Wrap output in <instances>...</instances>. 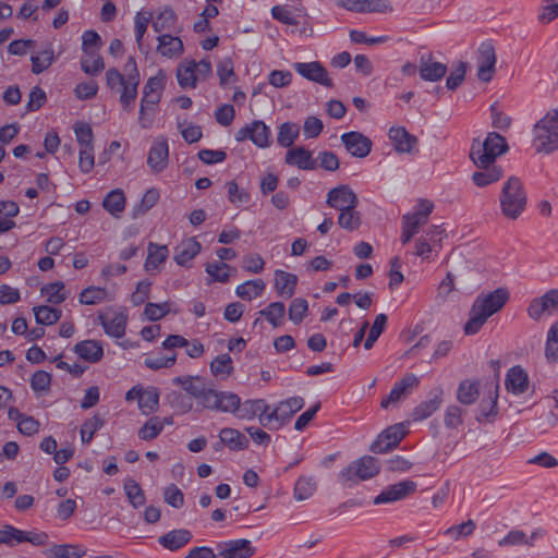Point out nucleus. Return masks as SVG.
<instances>
[{
  "label": "nucleus",
  "mask_w": 558,
  "mask_h": 558,
  "mask_svg": "<svg viewBox=\"0 0 558 558\" xmlns=\"http://www.w3.org/2000/svg\"><path fill=\"white\" fill-rule=\"evenodd\" d=\"M258 315L265 317L274 328H277L283 324L286 306L282 302H272L266 308L260 310Z\"/></svg>",
  "instance_id": "58836bf2"
},
{
  "label": "nucleus",
  "mask_w": 558,
  "mask_h": 558,
  "mask_svg": "<svg viewBox=\"0 0 558 558\" xmlns=\"http://www.w3.org/2000/svg\"><path fill=\"white\" fill-rule=\"evenodd\" d=\"M442 395L444 391L440 387L432 389L426 400L414 408L412 412L413 421H422L434 414L442 403Z\"/></svg>",
  "instance_id": "a211bd4d"
},
{
  "label": "nucleus",
  "mask_w": 558,
  "mask_h": 558,
  "mask_svg": "<svg viewBox=\"0 0 558 558\" xmlns=\"http://www.w3.org/2000/svg\"><path fill=\"white\" fill-rule=\"evenodd\" d=\"M235 140H251L257 147L265 148L271 143L270 129L262 120H255L235 133Z\"/></svg>",
  "instance_id": "1a4fd4ad"
},
{
  "label": "nucleus",
  "mask_w": 558,
  "mask_h": 558,
  "mask_svg": "<svg viewBox=\"0 0 558 558\" xmlns=\"http://www.w3.org/2000/svg\"><path fill=\"white\" fill-rule=\"evenodd\" d=\"M361 222V216L355 207L340 211L338 217V225L347 231L356 230Z\"/></svg>",
  "instance_id": "bf43d9fd"
},
{
  "label": "nucleus",
  "mask_w": 558,
  "mask_h": 558,
  "mask_svg": "<svg viewBox=\"0 0 558 558\" xmlns=\"http://www.w3.org/2000/svg\"><path fill=\"white\" fill-rule=\"evenodd\" d=\"M405 435L407 429L403 423L389 426L371 445V451L374 453H386L398 447Z\"/></svg>",
  "instance_id": "6e6552de"
},
{
  "label": "nucleus",
  "mask_w": 558,
  "mask_h": 558,
  "mask_svg": "<svg viewBox=\"0 0 558 558\" xmlns=\"http://www.w3.org/2000/svg\"><path fill=\"white\" fill-rule=\"evenodd\" d=\"M284 161L302 170H315L318 167L312 151L301 146L290 148L286 154Z\"/></svg>",
  "instance_id": "4be33fe9"
},
{
  "label": "nucleus",
  "mask_w": 558,
  "mask_h": 558,
  "mask_svg": "<svg viewBox=\"0 0 558 558\" xmlns=\"http://www.w3.org/2000/svg\"><path fill=\"white\" fill-rule=\"evenodd\" d=\"M163 430V422L159 416L150 417L138 430V437L143 440H151Z\"/></svg>",
  "instance_id": "6e6d98bb"
},
{
  "label": "nucleus",
  "mask_w": 558,
  "mask_h": 558,
  "mask_svg": "<svg viewBox=\"0 0 558 558\" xmlns=\"http://www.w3.org/2000/svg\"><path fill=\"white\" fill-rule=\"evenodd\" d=\"M480 396V388L477 381L462 380L459 384L457 398L465 405L473 404Z\"/></svg>",
  "instance_id": "ea45409f"
},
{
  "label": "nucleus",
  "mask_w": 558,
  "mask_h": 558,
  "mask_svg": "<svg viewBox=\"0 0 558 558\" xmlns=\"http://www.w3.org/2000/svg\"><path fill=\"white\" fill-rule=\"evenodd\" d=\"M298 277L281 269L275 270V290L281 298L290 299L295 292Z\"/></svg>",
  "instance_id": "a878e982"
},
{
  "label": "nucleus",
  "mask_w": 558,
  "mask_h": 558,
  "mask_svg": "<svg viewBox=\"0 0 558 558\" xmlns=\"http://www.w3.org/2000/svg\"><path fill=\"white\" fill-rule=\"evenodd\" d=\"M177 361V354L172 353L171 355H163L162 353L148 355L144 364L150 369H160V368H169L174 365Z\"/></svg>",
  "instance_id": "e2e57ef3"
},
{
  "label": "nucleus",
  "mask_w": 558,
  "mask_h": 558,
  "mask_svg": "<svg viewBox=\"0 0 558 558\" xmlns=\"http://www.w3.org/2000/svg\"><path fill=\"white\" fill-rule=\"evenodd\" d=\"M303 407L304 400L300 396L280 401L276 407H270L269 414L260 417V425L269 430H278Z\"/></svg>",
  "instance_id": "423d86ee"
},
{
  "label": "nucleus",
  "mask_w": 558,
  "mask_h": 558,
  "mask_svg": "<svg viewBox=\"0 0 558 558\" xmlns=\"http://www.w3.org/2000/svg\"><path fill=\"white\" fill-rule=\"evenodd\" d=\"M326 203L339 211L356 207L359 198L349 185H339L327 193Z\"/></svg>",
  "instance_id": "f8f14e48"
},
{
  "label": "nucleus",
  "mask_w": 558,
  "mask_h": 558,
  "mask_svg": "<svg viewBox=\"0 0 558 558\" xmlns=\"http://www.w3.org/2000/svg\"><path fill=\"white\" fill-rule=\"evenodd\" d=\"M300 134V128L292 122H284L280 125L277 135V143L281 147H291Z\"/></svg>",
  "instance_id": "37998d69"
},
{
  "label": "nucleus",
  "mask_w": 558,
  "mask_h": 558,
  "mask_svg": "<svg viewBox=\"0 0 558 558\" xmlns=\"http://www.w3.org/2000/svg\"><path fill=\"white\" fill-rule=\"evenodd\" d=\"M193 399H195L193 396H191L189 392L184 395L181 391L172 390L167 393L166 400L171 407V409L174 410L178 414H186L192 411L193 409Z\"/></svg>",
  "instance_id": "72a5a7b5"
},
{
  "label": "nucleus",
  "mask_w": 558,
  "mask_h": 558,
  "mask_svg": "<svg viewBox=\"0 0 558 558\" xmlns=\"http://www.w3.org/2000/svg\"><path fill=\"white\" fill-rule=\"evenodd\" d=\"M545 313H558V289H551L530 302L527 314L532 319L538 320Z\"/></svg>",
  "instance_id": "9b49d317"
},
{
  "label": "nucleus",
  "mask_w": 558,
  "mask_h": 558,
  "mask_svg": "<svg viewBox=\"0 0 558 558\" xmlns=\"http://www.w3.org/2000/svg\"><path fill=\"white\" fill-rule=\"evenodd\" d=\"M476 167L480 168L481 170L474 172L472 175V179H473V182L480 187L486 186L488 184H492V183L498 181L504 174L502 168L495 163L489 165V166H476Z\"/></svg>",
  "instance_id": "2f4dec72"
},
{
  "label": "nucleus",
  "mask_w": 558,
  "mask_h": 558,
  "mask_svg": "<svg viewBox=\"0 0 558 558\" xmlns=\"http://www.w3.org/2000/svg\"><path fill=\"white\" fill-rule=\"evenodd\" d=\"M172 384L193 396L197 404L205 410L231 413L241 420L257 416L259 422L263 415L269 414L270 405L264 399L241 402V398L232 391L208 387L201 376H177L172 378Z\"/></svg>",
  "instance_id": "f257e3e1"
},
{
  "label": "nucleus",
  "mask_w": 558,
  "mask_h": 558,
  "mask_svg": "<svg viewBox=\"0 0 558 558\" xmlns=\"http://www.w3.org/2000/svg\"><path fill=\"white\" fill-rule=\"evenodd\" d=\"M230 265L222 262L207 263L205 271L211 277L213 281L226 283L230 278Z\"/></svg>",
  "instance_id": "5fc2aeb1"
},
{
  "label": "nucleus",
  "mask_w": 558,
  "mask_h": 558,
  "mask_svg": "<svg viewBox=\"0 0 558 558\" xmlns=\"http://www.w3.org/2000/svg\"><path fill=\"white\" fill-rule=\"evenodd\" d=\"M73 352L88 363H97L104 356V347L98 340L87 339L75 343Z\"/></svg>",
  "instance_id": "5701e85b"
},
{
  "label": "nucleus",
  "mask_w": 558,
  "mask_h": 558,
  "mask_svg": "<svg viewBox=\"0 0 558 558\" xmlns=\"http://www.w3.org/2000/svg\"><path fill=\"white\" fill-rule=\"evenodd\" d=\"M159 390L156 387L149 386L142 389L138 409L144 415H149L156 412L159 408Z\"/></svg>",
  "instance_id": "f704fd0d"
},
{
  "label": "nucleus",
  "mask_w": 558,
  "mask_h": 558,
  "mask_svg": "<svg viewBox=\"0 0 558 558\" xmlns=\"http://www.w3.org/2000/svg\"><path fill=\"white\" fill-rule=\"evenodd\" d=\"M509 296V291L505 288L478 294L471 306L469 319L463 328L464 333L466 336L476 335L487 319L505 306Z\"/></svg>",
  "instance_id": "f03ea898"
},
{
  "label": "nucleus",
  "mask_w": 558,
  "mask_h": 558,
  "mask_svg": "<svg viewBox=\"0 0 558 558\" xmlns=\"http://www.w3.org/2000/svg\"><path fill=\"white\" fill-rule=\"evenodd\" d=\"M160 99V95L157 94H148V99L146 101L144 100V96L142 97L138 122L143 129H148L151 126L154 117L149 114L148 111L153 110V107L158 105Z\"/></svg>",
  "instance_id": "a19ab883"
},
{
  "label": "nucleus",
  "mask_w": 558,
  "mask_h": 558,
  "mask_svg": "<svg viewBox=\"0 0 558 558\" xmlns=\"http://www.w3.org/2000/svg\"><path fill=\"white\" fill-rule=\"evenodd\" d=\"M232 371V359L228 353L216 356L210 363V372L215 376H229Z\"/></svg>",
  "instance_id": "680f3d73"
},
{
  "label": "nucleus",
  "mask_w": 558,
  "mask_h": 558,
  "mask_svg": "<svg viewBox=\"0 0 558 558\" xmlns=\"http://www.w3.org/2000/svg\"><path fill=\"white\" fill-rule=\"evenodd\" d=\"M387 320H388V317L386 314H378L375 317L374 323L368 332V336L364 342V348L366 350H371L373 348L374 343L377 341V339L380 337L381 332L384 331Z\"/></svg>",
  "instance_id": "052dcab7"
},
{
  "label": "nucleus",
  "mask_w": 558,
  "mask_h": 558,
  "mask_svg": "<svg viewBox=\"0 0 558 558\" xmlns=\"http://www.w3.org/2000/svg\"><path fill=\"white\" fill-rule=\"evenodd\" d=\"M545 356L549 363H558V322L547 331Z\"/></svg>",
  "instance_id": "8fccbe9b"
},
{
  "label": "nucleus",
  "mask_w": 558,
  "mask_h": 558,
  "mask_svg": "<svg viewBox=\"0 0 558 558\" xmlns=\"http://www.w3.org/2000/svg\"><path fill=\"white\" fill-rule=\"evenodd\" d=\"M178 16L171 8H165L153 21V29L161 33L166 29H172L177 23Z\"/></svg>",
  "instance_id": "603ef678"
},
{
  "label": "nucleus",
  "mask_w": 558,
  "mask_h": 558,
  "mask_svg": "<svg viewBox=\"0 0 558 558\" xmlns=\"http://www.w3.org/2000/svg\"><path fill=\"white\" fill-rule=\"evenodd\" d=\"M107 298V290L99 287H88L84 289L78 296L81 304L95 305L105 301Z\"/></svg>",
  "instance_id": "13d9d810"
},
{
  "label": "nucleus",
  "mask_w": 558,
  "mask_h": 558,
  "mask_svg": "<svg viewBox=\"0 0 558 558\" xmlns=\"http://www.w3.org/2000/svg\"><path fill=\"white\" fill-rule=\"evenodd\" d=\"M266 283L263 279H251L235 288V294L245 301H252L263 295Z\"/></svg>",
  "instance_id": "473e14b6"
},
{
  "label": "nucleus",
  "mask_w": 558,
  "mask_h": 558,
  "mask_svg": "<svg viewBox=\"0 0 558 558\" xmlns=\"http://www.w3.org/2000/svg\"><path fill=\"white\" fill-rule=\"evenodd\" d=\"M81 68L86 74L94 76L104 70L105 64L97 51H92L81 59Z\"/></svg>",
  "instance_id": "864d4df0"
},
{
  "label": "nucleus",
  "mask_w": 558,
  "mask_h": 558,
  "mask_svg": "<svg viewBox=\"0 0 558 558\" xmlns=\"http://www.w3.org/2000/svg\"><path fill=\"white\" fill-rule=\"evenodd\" d=\"M98 320L109 337L119 339L125 335L128 316L122 312L116 313L113 316L100 313Z\"/></svg>",
  "instance_id": "aec40b11"
},
{
  "label": "nucleus",
  "mask_w": 558,
  "mask_h": 558,
  "mask_svg": "<svg viewBox=\"0 0 558 558\" xmlns=\"http://www.w3.org/2000/svg\"><path fill=\"white\" fill-rule=\"evenodd\" d=\"M105 424V420L100 417L99 415H94L89 418H87L80 430L81 434V440L84 445L90 444L93 440L94 435L101 429V427Z\"/></svg>",
  "instance_id": "49530a36"
},
{
  "label": "nucleus",
  "mask_w": 558,
  "mask_h": 558,
  "mask_svg": "<svg viewBox=\"0 0 558 558\" xmlns=\"http://www.w3.org/2000/svg\"><path fill=\"white\" fill-rule=\"evenodd\" d=\"M169 162V144L166 138H156L148 151L147 165L154 173L162 172Z\"/></svg>",
  "instance_id": "4468645a"
},
{
  "label": "nucleus",
  "mask_w": 558,
  "mask_h": 558,
  "mask_svg": "<svg viewBox=\"0 0 558 558\" xmlns=\"http://www.w3.org/2000/svg\"><path fill=\"white\" fill-rule=\"evenodd\" d=\"M508 149L507 141L502 135L489 132L483 143L475 141L472 144L470 157L475 166H489Z\"/></svg>",
  "instance_id": "20e7f679"
},
{
  "label": "nucleus",
  "mask_w": 558,
  "mask_h": 558,
  "mask_svg": "<svg viewBox=\"0 0 558 558\" xmlns=\"http://www.w3.org/2000/svg\"><path fill=\"white\" fill-rule=\"evenodd\" d=\"M34 314L37 324L50 326L61 318L62 312L59 308L40 305L34 307Z\"/></svg>",
  "instance_id": "c03bdc74"
},
{
  "label": "nucleus",
  "mask_w": 558,
  "mask_h": 558,
  "mask_svg": "<svg viewBox=\"0 0 558 558\" xmlns=\"http://www.w3.org/2000/svg\"><path fill=\"white\" fill-rule=\"evenodd\" d=\"M254 554L251 541L240 538L218 545L217 558H248Z\"/></svg>",
  "instance_id": "f3484780"
},
{
  "label": "nucleus",
  "mask_w": 558,
  "mask_h": 558,
  "mask_svg": "<svg viewBox=\"0 0 558 558\" xmlns=\"http://www.w3.org/2000/svg\"><path fill=\"white\" fill-rule=\"evenodd\" d=\"M73 131L81 147L94 146V133L88 123L78 121L74 123Z\"/></svg>",
  "instance_id": "0e129e2a"
},
{
  "label": "nucleus",
  "mask_w": 558,
  "mask_h": 558,
  "mask_svg": "<svg viewBox=\"0 0 558 558\" xmlns=\"http://www.w3.org/2000/svg\"><path fill=\"white\" fill-rule=\"evenodd\" d=\"M53 60H54V52L50 45L43 51L32 54V57H31L32 72L34 74L43 73L52 64Z\"/></svg>",
  "instance_id": "79ce46f5"
},
{
  "label": "nucleus",
  "mask_w": 558,
  "mask_h": 558,
  "mask_svg": "<svg viewBox=\"0 0 558 558\" xmlns=\"http://www.w3.org/2000/svg\"><path fill=\"white\" fill-rule=\"evenodd\" d=\"M168 255L169 251L166 245H158L150 242L148 245V255L144 264L145 270L148 272L156 270L167 260Z\"/></svg>",
  "instance_id": "c9c22d12"
},
{
  "label": "nucleus",
  "mask_w": 558,
  "mask_h": 558,
  "mask_svg": "<svg viewBox=\"0 0 558 558\" xmlns=\"http://www.w3.org/2000/svg\"><path fill=\"white\" fill-rule=\"evenodd\" d=\"M420 380L414 374H408L392 386L389 395L380 402L381 408L387 409L390 403L398 402L410 389L416 387Z\"/></svg>",
  "instance_id": "412c9836"
},
{
  "label": "nucleus",
  "mask_w": 558,
  "mask_h": 558,
  "mask_svg": "<svg viewBox=\"0 0 558 558\" xmlns=\"http://www.w3.org/2000/svg\"><path fill=\"white\" fill-rule=\"evenodd\" d=\"M202 244L196 238L183 240L174 248V262L182 267H190L191 262L201 253Z\"/></svg>",
  "instance_id": "6ab92c4d"
},
{
  "label": "nucleus",
  "mask_w": 558,
  "mask_h": 558,
  "mask_svg": "<svg viewBox=\"0 0 558 558\" xmlns=\"http://www.w3.org/2000/svg\"><path fill=\"white\" fill-rule=\"evenodd\" d=\"M315 490V480L313 477L301 476L294 485V498L296 500L308 499Z\"/></svg>",
  "instance_id": "4d7b16f0"
},
{
  "label": "nucleus",
  "mask_w": 558,
  "mask_h": 558,
  "mask_svg": "<svg viewBox=\"0 0 558 558\" xmlns=\"http://www.w3.org/2000/svg\"><path fill=\"white\" fill-rule=\"evenodd\" d=\"M193 535L186 529L172 530L158 537V543L170 551H177L189 544Z\"/></svg>",
  "instance_id": "b1692460"
},
{
  "label": "nucleus",
  "mask_w": 558,
  "mask_h": 558,
  "mask_svg": "<svg viewBox=\"0 0 558 558\" xmlns=\"http://www.w3.org/2000/svg\"><path fill=\"white\" fill-rule=\"evenodd\" d=\"M194 68H196V62L194 60L184 61L179 64L177 69V78L182 88H194L196 86L197 76Z\"/></svg>",
  "instance_id": "4c0bfd02"
},
{
  "label": "nucleus",
  "mask_w": 558,
  "mask_h": 558,
  "mask_svg": "<svg viewBox=\"0 0 558 558\" xmlns=\"http://www.w3.org/2000/svg\"><path fill=\"white\" fill-rule=\"evenodd\" d=\"M402 233H401V242L402 244L409 243L413 236L418 232L420 228L423 226L416 219L414 220L408 214L402 216Z\"/></svg>",
  "instance_id": "69168bd1"
},
{
  "label": "nucleus",
  "mask_w": 558,
  "mask_h": 558,
  "mask_svg": "<svg viewBox=\"0 0 558 558\" xmlns=\"http://www.w3.org/2000/svg\"><path fill=\"white\" fill-rule=\"evenodd\" d=\"M9 416L19 420L17 428L21 434L31 436L38 432L39 423L34 417L25 416L15 409L9 411Z\"/></svg>",
  "instance_id": "09e8293b"
},
{
  "label": "nucleus",
  "mask_w": 558,
  "mask_h": 558,
  "mask_svg": "<svg viewBox=\"0 0 558 558\" xmlns=\"http://www.w3.org/2000/svg\"><path fill=\"white\" fill-rule=\"evenodd\" d=\"M104 208L114 217H119L125 208V195L122 190L110 191L102 201Z\"/></svg>",
  "instance_id": "e433bc0d"
},
{
  "label": "nucleus",
  "mask_w": 558,
  "mask_h": 558,
  "mask_svg": "<svg viewBox=\"0 0 558 558\" xmlns=\"http://www.w3.org/2000/svg\"><path fill=\"white\" fill-rule=\"evenodd\" d=\"M499 199L502 214L510 219H517L526 206L522 182L517 177H510L502 186Z\"/></svg>",
  "instance_id": "39448f33"
},
{
  "label": "nucleus",
  "mask_w": 558,
  "mask_h": 558,
  "mask_svg": "<svg viewBox=\"0 0 558 558\" xmlns=\"http://www.w3.org/2000/svg\"><path fill=\"white\" fill-rule=\"evenodd\" d=\"M416 483L411 480L398 482L383 489L380 494L374 498L373 504L383 505L402 500L413 494L416 490Z\"/></svg>",
  "instance_id": "9d476101"
},
{
  "label": "nucleus",
  "mask_w": 558,
  "mask_h": 558,
  "mask_svg": "<svg viewBox=\"0 0 558 558\" xmlns=\"http://www.w3.org/2000/svg\"><path fill=\"white\" fill-rule=\"evenodd\" d=\"M124 492L134 508H140L146 502L144 490L141 488L138 483L133 478H128L124 482Z\"/></svg>",
  "instance_id": "a18cd8bd"
},
{
  "label": "nucleus",
  "mask_w": 558,
  "mask_h": 558,
  "mask_svg": "<svg viewBox=\"0 0 558 558\" xmlns=\"http://www.w3.org/2000/svg\"><path fill=\"white\" fill-rule=\"evenodd\" d=\"M477 77L483 82H489L495 69L496 53L490 41H483L478 47Z\"/></svg>",
  "instance_id": "2eb2a0df"
},
{
  "label": "nucleus",
  "mask_w": 558,
  "mask_h": 558,
  "mask_svg": "<svg viewBox=\"0 0 558 558\" xmlns=\"http://www.w3.org/2000/svg\"><path fill=\"white\" fill-rule=\"evenodd\" d=\"M52 555L56 558H82L85 555V550L75 545H54L52 548Z\"/></svg>",
  "instance_id": "774afa93"
},
{
  "label": "nucleus",
  "mask_w": 558,
  "mask_h": 558,
  "mask_svg": "<svg viewBox=\"0 0 558 558\" xmlns=\"http://www.w3.org/2000/svg\"><path fill=\"white\" fill-rule=\"evenodd\" d=\"M341 141L353 157L364 158L372 150V142L368 137L359 132H347L341 135Z\"/></svg>",
  "instance_id": "dca6fc26"
},
{
  "label": "nucleus",
  "mask_w": 558,
  "mask_h": 558,
  "mask_svg": "<svg viewBox=\"0 0 558 558\" xmlns=\"http://www.w3.org/2000/svg\"><path fill=\"white\" fill-rule=\"evenodd\" d=\"M220 445L227 446L229 449L239 451L248 447V439L244 434L231 427H225L219 433Z\"/></svg>",
  "instance_id": "7c9ffc66"
},
{
  "label": "nucleus",
  "mask_w": 558,
  "mask_h": 558,
  "mask_svg": "<svg viewBox=\"0 0 558 558\" xmlns=\"http://www.w3.org/2000/svg\"><path fill=\"white\" fill-rule=\"evenodd\" d=\"M380 471L379 462L372 456H364L351 462L340 472V476L345 482L355 483L357 481H366L376 476Z\"/></svg>",
  "instance_id": "0eeeda50"
},
{
  "label": "nucleus",
  "mask_w": 558,
  "mask_h": 558,
  "mask_svg": "<svg viewBox=\"0 0 558 558\" xmlns=\"http://www.w3.org/2000/svg\"><path fill=\"white\" fill-rule=\"evenodd\" d=\"M41 294L47 296V301L53 304H60L66 300L68 293L62 281L48 283L41 288Z\"/></svg>",
  "instance_id": "3c124183"
},
{
  "label": "nucleus",
  "mask_w": 558,
  "mask_h": 558,
  "mask_svg": "<svg viewBox=\"0 0 558 558\" xmlns=\"http://www.w3.org/2000/svg\"><path fill=\"white\" fill-rule=\"evenodd\" d=\"M140 81L133 78H125V82L121 85L120 102L124 110H129L131 105L137 97V88Z\"/></svg>",
  "instance_id": "de8ad7c7"
},
{
  "label": "nucleus",
  "mask_w": 558,
  "mask_h": 558,
  "mask_svg": "<svg viewBox=\"0 0 558 558\" xmlns=\"http://www.w3.org/2000/svg\"><path fill=\"white\" fill-rule=\"evenodd\" d=\"M388 136L398 153H412L417 140L410 134L403 126H392L389 130Z\"/></svg>",
  "instance_id": "393cba45"
},
{
  "label": "nucleus",
  "mask_w": 558,
  "mask_h": 558,
  "mask_svg": "<svg viewBox=\"0 0 558 558\" xmlns=\"http://www.w3.org/2000/svg\"><path fill=\"white\" fill-rule=\"evenodd\" d=\"M527 374L520 366L511 367L506 376V388L513 395H522L527 390Z\"/></svg>",
  "instance_id": "c85d7f7f"
},
{
  "label": "nucleus",
  "mask_w": 558,
  "mask_h": 558,
  "mask_svg": "<svg viewBox=\"0 0 558 558\" xmlns=\"http://www.w3.org/2000/svg\"><path fill=\"white\" fill-rule=\"evenodd\" d=\"M157 51L169 59L178 58L183 53V43L180 37L170 34L158 36Z\"/></svg>",
  "instance_id": "bb28decb"
},
{
  "label": "nucleus",
  "mask_w": 558,
  "mask_h": 558,
  "mask_svg": "<svg viewBox=\"0 0 558 558\" xmlns=\"http://www.w3.org/2000/svg\"><path fill=\"white\" fill-rule=\"evenodd\" d=\"M498 393L497 390L489 391L488 398L483 399L478 405L476 421L478 423H492L498 414L497 408Z\"/></svg>",
  "instance_id": "c756f323"
},
{
  "label": "nucleus",
  "mask_w": 558,
  "mask_h": 558,
  "mask_svg": "<svg viewBox=\"0 0 558 558\" xmlns=\"http://www.w3.org/2000/svg\"><path fill=\"white\" fill-rule=\"evenodd\" d=\"M447 73V65L441 62L432 61L430 57L425 59L424 56L420 60V76L427 82H437Z\"/></svg>",
  "instance_id": "cd10ccee"
},
{
  "label": "nucleus",
  "mask_w": 558,
  "mask_h": 558,
  "mask_svg": "<svg viewBox=\"0 0 558 558\" xmlns=\"http://www.w3.org/2000/svg\"><path fill=\"white\" fill-rule=\"evenodd\" d=\"M308 310V303L305 299L296 298L289 306V319L299 325L304 319Z\"/></svg>",
  "instance_id": "338daca9"
},
{
  "label": "nucleus",
  "mask_w": 558,
  "mask_h": 558,
  "mask_svg": "<svg viewBox=\"0 0 558 558\" xmlns=\"http://www.w3.org/2000/svg\"><path fill=\"white\" fill-rule=\"evenodd\" d=\"M293 69L298 74L311 82H315L328 88L333 86L327 70L318 61L295 62Z\"/></svg>",
  "instance_id": "ddd939ff"
},
{
  "label": "nucleus",
  "mask_w": 558,
  "mask_h": 558,
  "mask_svg": "<svg viewBox=\"0 0 558 558\" xmlns=\"http://www.w3.org/2000/svg\"><path fill=\"white\" fill-rule=\"evenodd\" d=\"M533 143L538 153L558 149V108L548 111L533 128Z\"/></svg>",
  "instance_id": "7ed1b4c3"
}]
</instances>
